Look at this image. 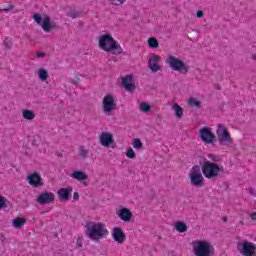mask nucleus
<instances>
[{
	"instance_id": "5701e85b",
	"label": "nucleus",
	"mask_w": 256,
	"mask_h": 256,
	"mask_svg": "<svg viewBox=\"0 0 256 256\" xmlns=\"http://www.w3.org/2000/svg\"><path fill=\"white\" fill-rule=\"evenodd\" d=\"M174 228L178 233H187V224L185 222L177 221L174 224Z\"/></svg>"
},
{
	"instance_id": "2eb2a0df",
	"label": "nucleus",
	"mask_w": 256,
	"mask_h": 256,
	"mask_svg": "<svg viewBox=\"0 0 256 256\" xmlns=\"http://www.w3.org/2000/svg\"><path fill=\"white\" fill-rule=\"evenodd\" d=\"M99 143L102 147H111L115 143L113 134L109 132H102L99 136Z\"/></svg>"
},
{
	"instance_id": "bb28decb",
	"label": "nucleus",
	"mask_w": 256,
	"mask_h": 256,
	"mask_svg": "<svg viewBox=\"0 0 256 256\" xmlns=\"http://www.w3.org/2000/svg\"><path fill=\"white\" fill-rule=\"evenodd\" d=\"M173 110H174L175 116H176L178 119H181V117H183V108L180 107L179 104L174 103V105H173Z\"/></svg>"
},
{
	"instance_id": "4be33fe9",
	"label": "nucleus",
	"mask_w": 256,
	"mask_h": 256,
	"mask_svg": "<svg viewBox=\"0 0 256 256\" xmlns=\"http://www.w3.org/2000/svg\"><path fill=\"white\" fill-rule=\"evenodd\" d=\"M22 117L27 121H33V119H35V112L33 110L24 109L22 110Z\"/></svg>"
},
{
	"instance_id": "aec40b11",
	"label": "nucleus",
	"mask_w": 256,
	"mask_h": 256,
	"mask_svg": "<svg viewBox=\"0 0 256 256\" xmlns=\"http://www.w3.org/2000/svg\"><path fill=\"white\" fill-rule=\"evenodd\" d=\"M70 177L72 179H76V181H87V179H88L87 173H85L84 171H79V170L74 171L70 175Z\"/></svg>"
},
{
	"instance_id": "a19ab883",
	"label": "nucleus",
	"mask_w": 256,
	"mask_h": 256,
	"mask_svg": "<svg viewBox=\"0 0 256 256\" xmlns=\"http://www.w3.org/2000/svg\"><path fill=\"white\" fill-rule=\"evenodd\" d=\"M76 245H77V247H79V248L83 247V243H81V240H80V239H77Z\"/></svg>"
},
{
	"instance_id": "f03ea898",
	"label": "nucleus",
	"mask_w": 256,
	"mask_h": 256,
	"mask_svg": "<svg viewBox=\"0 0 256 256\" xmlns=\"http://www.w3.org/2000/svg\"><path fill=\"white\" fill-rule=\"evenodd\" d=\"M98 47L105 53H111L112 55H121L123 53V47L111 34L101 35L98 39Z\"/></svg>"
},
{
	"instance_id": "f704fd0d",
	"label": "nucleus",
	"mask_w": 256,
	"mask_h": 256,
	"mask_svg": "<svg viewBox=\"0 0 256 256\" xmlns=\"http://www.w3.org/2000/svg\"><path fill=\"white\" fill-rule=\"evenodd\" d=\"M126 157H128V159H135V150H133V148L128 149L126 152Z\"/></svg>"
},
{
	"instance_id": "6e6552de",
	"label": "nucleus",
	"mask_w": 256,
	"mask_h": 256,
	"mask_svg": "<svg viewBox=\"0 0 256 256\" xmlns=\"http://www.w3.org/2000/svg\"><path fill=\"white\" fill-rule=\"evenodd\" d=\"M32 19L37 23V25H41L45 33H51L53 29H57V25L51 21V17L49 16L42 18L41 14H34L32 15Z\"/></svg>"
},
{
	"instance_id": "72a5a7b5",
	"label": "nucleus",
	"mask_w": 256,
	"mask_h": 256,
	"mask_svg": "<svg viewBox=\"0 0 256 256\" xmlns=\"http://www.w3.org/2000/svg\"><path fill=\"white\" fill-rule=\"evenodd\" d=\"M3 43L7 49H11V47H13V41L9 37L5 38Z\"/></svg>"
},
{
	"instance_id": "39448f33",
	"label": "nucleus",
	"mask_w": 256,
	"mask_h": 256,
	"mask_svg": "<svg viewBox=\"0 0 256 256\" xmlns=\"http://www.w3.org/2000/svg\"><path fill=\"white\" fill-rule=\"evenodd\" d=\"M202 175L206 179H217L223 173V166L211 161H204L201 166Z\"/></svg>"
},
{
	"instance_id": "ea45409f",
	"label": "nucleus",
	"mask_w": 256,
	"mask_h": 256,
	"mask_svg": "<svg viewBox=\"0 0 256 256\" xmlns=\"http://www.w3.org/2000/svg\"><path fill=\"white\" fill-rule=\"evenodd\" d=\"M251 221H256V212L250 214Z\"/></svg>"
},
{
	"instance_id": "473e14b6",
	"label": "nucleus",
	"mask_w": 256,
	"mask_h": 256,
	"mask_svg": "<svg viewBox=\"0 0 256 256\" xmlns=\"http://www.w3.org/2000/svg\"><path fill=\"white\" fill-rule=\"evenodd\" d=\"M7 207V198L3 195H0V210Z\"/></svg>"
},
{
	"instance_id": "a878e982",
	"label": "nucleus",
	"mask_w": 256,
	"mask_h": 256,
	"mask_svg": "<svg viewBox=\"0 0 256 256\" xmlns=\"http://www.w3.org/2000/svg\"><path fill=\"white\" fill-rule=\"evenodd\" d=\"M188 105L189 107H195L196 109H200L201 101L197 100V98L191 97L188 99Z\"/></svg>"
},
{
	"instance_id": "423d86ee",
	"label": "nucleus",
	"mask_w": 256,
	"mask_h": 256,
	"mask_svg": "<svg viewBox=\"0 0 256 256\" xmlns=\"http://www.w3.org/2000/svg\"><path fill=\"white\" fill-rule=\"evenodd\" d=\"M166 64L169 65L172 71H177L178 73H181V75H187V73L189 72V66L185 65V62H183V60L173 55H169L166 58Z\"/></svg>"
},
{
	"instance_id": "c9c22d12",
	"label": "nucleus",
	"mask_w": 256,
	"mask_h": 256,
	"mask_svg": "<svg viewBox=\"0 0 256 256\" xmlns=\"http://www.w3.org/2000/svg\"><path fill=\"white\" fill-rule=\"evenodd\" d=\"M13 9H15V7L10 4L7 7L0 9V12L9 13V11H13Z\"/></svg>"
},
{
	"instance_id": "412c9836",
	"label": "nucleus",
	"mask_w": 256,
	"mask_h": 256,
	"mask_svg": "<svg viewBox=\"0 0 256 256\" xmlns=\"http://www.w3.org/2000/svg\"><path fill=\"white\" fill-rule=\"evenodd\" d=\"M26 223L27 219L21 217H17L12 220V225L15 229H21V227H23Z\"/></svg>"
},
{
	"instance_id": "f257e3e1",
	"label": "nucleus",
	"mask_w": 256,
	"mask_h": 256,
	"mask_svg": "<svg viewBox=\"0 0 256 256\" xmlns=\"http://www.w3.org/2000/svg\"><path fill=\"white\" fill-rule=\"evenodd\" d=\"M86 237L95 243H100L103 239H107L109 237L107 224L103 222H90L86 226Z\"/></svg>"
},
{
	"instance_id": "f3484780",
	"label": "nucleus",
	"mask_w": 256,
	"mask_h": 256,
	"mask_svg": "<svg viewBox=\"0 0 256 256\" xmlns=\"http://www.w3.org/2000/svg\"><path fill=\"white\" fill-rule=\"evenodd\" d=\"M112 237L114 239V241H116V243H119L120 245L125 243V233L123 232V229L119 228V227H115L112 230Z\"/></svg>"
},
{
	"instance_id": "a211bd4d",
	"label": "nucleus",
	"mask_w": 256,
	"mask_h": 256,
	"mask_svg": "<svg viewBox=\"0 0 256 256\" xmlns=\"http://www.w3.org/2000/svg\"><path fill=\"white\" fill-rule=\"evenodd\" d=\"M71 193H73V187L68 186L66 188H60L57 192V195L60 201H69Z\"/></svg>"
},
{
	"instance_id": "dca6fc26",
	"label": "nucleus",
	"mask_w": 256,
	"mask_h": 256,
	"mask_svg": "<svg viewBox=\"0 0 256 256\" xmlns=\"http://www.w3.org/2000/svg\"><path fill=\"white\" fill-rule=\"evenodd\" d=\"M116 215L119 217V219H121V221H124V223H129V221L133 219V212L125 207L120 208L116 212Z\"/></svg>"
},
{
	"instance_id": "6ab92c4d",
	"label": "nucleus",
	"mask_w": 256,
	"mask_h": 256,
	"mask_svg": "<svg viewBox=\"0 0 256 256\" xmlns=\"http://www.w3.org/2000/svg\"><path fill=\"white\" fill-rule=\"evenodd\" d=\"M122 85L126 91H135V82H133V76L131 75L122 77Z\"/></svg>"
},
{
	"instance_id": "37998d69",
	"label": "nucleus",
	"mask_w": 256,
	"mask_h": 256,
	"mask_svg": "<svg viewBox=\"0 0 256 256\" xmlns=\"http://www.w3.org/2000/svg\"><path fill=\"white\" fill-rule=\"evenodd\" d=\"M248 191H249V193H250L251 195H256V190H255V189L249 188Z\"/></svg>"
},
{
	"instance_id": "e433bc0d",
	"label": "nucleus",
	"mask_w": 256,
	"mask_h": 256,
	"mask_svg": "<svg viewBox=\"0 0 256 256\" xmlns=\"http://www.w3.org/2000/svg\"><path fill=\"white\" fill-rule=\"evenodd\" d=\"M196 17H197V19H201L203 17V11L202 10H198L196 12Z\"/></svg>"
},
{
	"instance_id": "9d476101",
	"label": "nucleus",
	"mask_w": 256,
	"mask_h": 256,
	"mask_svg": "<svg viewBox=\"0 0 256 256\" xmlns=\"http://www.w3.org/2000/svg\"><path fill=\"white\" fill-rule=\"evenodd\" d=\"M240 254L243 256H256V245L251 241H243L237 244Z\"/></svg>"
},
{
	"instance_id": "7c9ffc66",
	"label": "nucleus",
	"mask_w": 256,
	"mask_h": 256,
	"mask_svg": "<svg viewBox=\"0 0 256 256\" xmlns=\"http://www.w3.org/2000/svg\"><path fill=\"white\" fill-rule=\"evenodd\" d=\"M132 146L134 149H142L143 142H141V139H139V138H134L132 141Z\"/></svg>"
},
{
	"instance_id": "4468645a",
	"label": "nucleus",
	"mask_w": 256,
	"mask_h": 256,
	"mask_svg": "<svg viewBox=\"0 0 256 256\" xmlns=\"http://www.w3.org/2000/svg\"><path fill=\"white\" fill-rule=\"evenodd\" d=\"M159 59H161V57H159L157 54H154L148 58V68L150 71H152V73H157V71L162 70L161 64H159Z\"/></svg>"
},
{
	"instance_id": "20e7f679",
	"label": "nucleus",
	"mask_w": 256,
	"mask_h": 256,
	"mask_svg": "<svg viewBox=\"0 0 256 256\" xmlns=\"http://www.w3.org/2000/svg\"><path fill=\"white\" fill-rule=\"evenodd\" d=\"M216 136L218 144L221 147H228V149L233 148V137H231V133L229 129L223 124H218L216 128Z\"/></svg>"
},
{
	"instance_id": "4c0bfd02",
	"label": "nucleus",
	"mask_w": 256,
	"mask_h": 256,
	"mask_svg": "<svg viewBox=\"0 0 256 256\" xmlns=\"http://www.w3.org/2000/svg\"><path fill=\"white\" fill-rule=\"evenodd\" d=\"M36 57H37L38 59H41V58L45 57V52H37V53H36Z\"/></svg>"
},
{
	"instance_id": "f8f14e48",
	"label": "nucleus",
	"mask_w": 256,
	"mask_h": 256,
	"mask_svg": "<svg viewBox=\"0 0 256 256\" xmlns=\"http://www.w3.org/2000/svg\"><path fill=\"white\" fill-rule=\"evenodd\" d=\"M26 180L31 187H34L36 189L39 187H43V185H45V181L43 180V177H41V174L37 172H33L29 174Z\"/></svg>"
},
{
	"instance_id": "a18cd8bd",
	"label": "nucleus",
	"mask_w": 256,
	"mask_h": 256,
	"mask_svg": "<svg viewBox=\"0 0 256 256\" xmlns=\"http://www.w3.org/2000/svg\"><path fill=\"white\" fill-rule=\"evenodd\" d=\"M223 221H224V222H227V217L223 218Z\"/></svg>"
},
{
	"instance_id": "7ed1b4c3",
	"label": "nucleus",
	"mask_w": 256,
	"mask_h": 256,
	"mask_svg": "<svg viewBox=\"0 0 256 256\" xmlns=\"http://www.w3.org/2000/svg\"><path fill=\"white\" fill-rule=\"evenodd\" d=\"M191 246L195 256H211L215 253V247L209 241L193 240Z\"/></svg>"
},
{
	"instance_id": "b1692460",
	"label": "nucleus",
	"mask_w": 256,
	"mask_h": 256,
	"mask_svg": "<svg viewBox=\"0 0 256 256\" xmlns=\"http://www.w3.org/2000/svg\"><path fill=\"white\" fill-rule=\"evenodd\" d=\"M78 156L80 159H87L89 157V149L85 148V146H79Z\"/></svg>"
},
{
	"instance_id": "49530a36",
	"label": "nucleus",
	"mask_w": 256,
	"mask_h": 256,
	"mask_svg": "<svg viewBox=\"0 0 256 256\" xmlns=\"http://www.w3.org/2000/svg\"><path fill=\"white\" fill-rule=\"evenodd\" d=\"M240 225H243V221H240Z\"/></svg>"
},
{
	"instance_id": "1a4fd4ad",
	"label": "nucleus",
	"mask_w": 256,
	"mask_h": 256,
	"mask_svg": "<svg viewBox=\"0 0 256 256\" xmlns=\"http://www.w3.org/2000/svg\"><path fill=\"white\" fill-rule=\"evenodd\" d=\"M198 137L205 145H213L217 143V136L213 133L211 128L207 126L201 127L198 130Z\"/></svg>"
},
{
	"instance_id": "c756f323",
	"label": "nucleus",
	"mask_w": 256,
	"mask_h": 256,
	"mask_svg": "<svg viewBox=\"0 0 256 256\" xmlns=\"http://www.w3.org/2000/svg\"><path fill=\"white\" fill-rule=\"evenodd\" d=\"M140 111L142 113H149V111H151V105H149L147 102L140 103Z\"/></svg>"
},
{
	"instance_id": "2f4dec72",
	"label": "nucleus",
	"mask_w": 256,
	"mask_h": 256,
	"mask_svg": "<svg viewBox=\"0 0 256 256\" xmlns=\"http://www.w3.org/2000/svg\"><path fill=\"white\" fill-rule=\"evenodd\" d=\"M111 5L114 7H121V5H124V3H127V0H109Z\"/></svg>"
},
{
	"instance_id": "0eeeda50",
	"label": "nucleus",
	"mask_w": 256,
	"mask_h": 256,
	"mask_svg": "<svg viewBox=\"0 0 256 256\" xmlns=\"http://www.w3.org/2000/svg\"><path fill=\"white\" fill-rule=\"evenodd\" d=\"M201 167L199 165H194L188 174V177L190 179V185L192 187H203L205 185V177L203 173H201Z\"/></svg>"
},
{
	"instance_id": "c03bdc74",
	"label": "nucleus",
	"mask_w": 256,
	"mask_h": 256,
	"mask_svg": "<svg viewBox=\"0 0 256 256\" xmlns=\"http://www.w3.org/2000/svg\"><path fill=\"white\" fill-rule=\"evenodd\" d=\"M70 17H71L72 19H76L77 14H71Z\"/></svg>"
},
{
	"instance_id": "58836bf2",
	"label": "nucleus",
	"mask_w": 256,
	"mask_h": 256,
	"mask_svg": "<svg viewBox=\"0 0 256 256\" xmlns=\"http://www.w3.org/2000/svg\"><path fill=\"white\" fill-rule=\"evenodd\" d=\"M73 199L74 201H79V192H74Z\"/></svg>"
},
{
	"instance_id": "393cba45",
	"label": "nucleus",
	"mask_w": 256,
	"mask_h": 256,
	"mask_svg": "<svg viewBox=\"0 0 256 256\" xmlns=\"http://www.w3.org/2000/svg\"><path fill=\"white\" fill-rule=\"evenodd\" d=\"M38 77L40 81H46L47 79H49V72H47L45 68H40L38 70Z\"/></svg>"
},
{
	"instance_id": "9b49d317",
	"label": "nucleus",
	"mask_w": 256,
	"mask_h": 256,
	"mask_svg": "<svg viewBox=\"0 0 256 256\" xmlns=\"http://www.w3.org/2000/svg\"><path fill=\"white\" fill-rule=\"evenodd\" d=\"M117 107V102L115 101V96L113 94H107L102 100V109L103 113H111L115 111Z\"/></svg>"
},
{
	"instance_id": "ddd939ff",
	"label": "nucleus",
	"mask_w": 256,
	"mask_h": 256,
	"mask_svg": "<svg viewBox=\"0 0 256 256\" xmlns=\"http://www.w3.org/2000/svg\"><path fill=\"white\" fill-rule=\"evenodd\" d=\"M37 203L40 205H50L55 203V193L53 192H43L37 198Z\"/></svg>"
},
{
	"instance_id": "c85d7f7f",
	"label": "nucleus",
	"mask_w": 256,
	"mask_h": 256,
	"mask_svg": "<svg viewBox=\"0 0 256 256\" xmlns=\"http://www.w3.org/2000/svg\"><path fill=\"white\" fill-rule=\"evenodd\" d=\"M207 157L209 160H206V161H210V163H221L222 161L221 156L216 154H208Z\"/></svg>"
},
{
	"instance_id": "79ce46f5",
	"label": "nucleus",
	"mask_w": 256,
	"mask_h": 256,
	"mask_svg": "<svg viewBox=\"0 0 256 256\" xmlns=\"http://www.w3.org/2000/svg\"><path fill=\"white\" fill-rule=\"evenodd\" d=\"M79 81H81V79L79 77H76L74 80H72V83H74V85H77Z\"/></svg>"
},
{
	"instance_id": "cd10ccee",
	"label": "nucleus",
	"mask_w": 256,
	"mask_h": 256,
	"mask_svg": "<svg viewBox=\"0 0 256 256\" xmlns=\"http://www.w3.org/2000/svg\"><path fill=\"white\" fill-rule=\"evenodd\" d=\"M148 47H150V49H157L159 47V41L157 40V38H148Z\"/></svg>"
}]
</instances>
